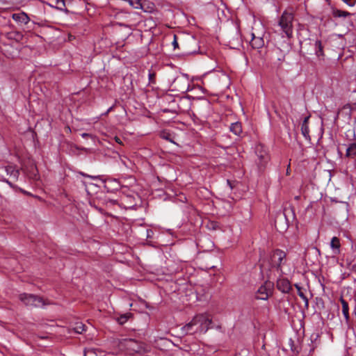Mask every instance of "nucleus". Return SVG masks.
<instances>
[{
    "instance_id": "obj_15",
    "label": "nucleus",
    "mask_w": 356,
    "mask_h": 356,
    "mask_svg": "<svg viewBox=\"0 0 356 356\" xmlns=\"http://www.w3.org/2000/svg\"><path fill=\"white\" fill-rule=\"evenodd\" d=\"M340 302L342 305V313H343L346 321L348 322L350 319L348 303L342 297H341V298H340Z\"/></svg>"
},
{
    "instance_id": "obj_23",
    "label": "nucleus",
    "mask_w": 356,
    "mask_h": 356,
    "mask_svg": "<svg viewBox=\"0 0 356 356\" xmlns=\"http://www.w3.org/2000/svg\"><path fill=\"white\" fill-rule=\"evenodd\" d=\"M131 316V314H129V313L122 314L120 317H118V322L120 325H123L128 321V319L130 318Z\"/></svg>"
},
{
    "instance_id": "obj_28",
    "label": "nucleus",
    "mask_w": 356,
    "mask_h": 356,
    "mask_svg": "<svg viewBox=\"0 0 356 356\" xmlns=\"http://www.w3.org/2000/svg\"><path fill=\"white\" fill-rule=\"evenodd\" d=\"M349 6H354L356 4V0H341Z\"/></svg>"
},
{
    "instance_id": "obj_26",
    "label": "nucleus",
    "mask_w": 356,
    "mask_h": 356,
    "mask_svg": "<svg viewBox=\"0 0 356 356\" xmlns=\"http://www.w3.org/2000/svg\"><path fill=\"white\" fill-rule=\"evenodd\" d=\"M149 83L154 84L155 83V78H156V73L152 72L149 73Z\"/></svg>"
},
{
    "instance_id": "obj_24",
    "label": "nucleus",
    "mask_w": 356,
    "mask_h": 356,
    "mask_svg": "<svg viewBox=\"0 0 356 356\" xmlns=\"http://www.w3.org/2000/svg\"><path fill=\"white\" fill-rule=\"evenodd\" d=\"M86 325L82 324V323H79L78 324L76 327L74 328L75 330V332H77V333H82L83 331L86 330Z\"/></svg>"
},
{
    "instance_id": "obj_30",
    "label": "nucleus",
    "mask_w": 356,
    "mask_h": 356,
    "mask_svg": "<svg viewBox=\"0 0 356 356\" xmlns=\"http://www.w3.org/2000/svg\"><path fill=\"white\" fill-rule=\"evenodd\" d=\"M115 142H116V143H118V144H120V145H122V140H121L120 138H118V136H115Z\"/></svg>"
},
{
    "instance_id": "obj_13",
    "label": "nucleus",
    "mask_w": 356,
    "mask_h": 356,
    "mask_svg": "<svg viewBox=\"0 0 356 356\" xmlns=\"http://www.w3.org/2000/svg\"><path fill=\"white\" fill-rule=\"evenodd\" d=\"M290 213H293L291 209H284L282 215H280V216H277V218H276V219L275 220V226L277 228V229H279V227H278V222H279V220H281L283 218L285 219L286 222L285 227H282V229H286L288 227V221H289V220L287 218V214Z\"/></svg>"
},
{
    "instance_id": "obj_10",
    "label": "nucleus",
    "mask_w": 356,
    "mask_h": 356,
    "mask_svg": "<svg viewBox=\"0 0 356 356\" xmlns=\"http://www.w3.org/2000/svg\"><path fill=\"white\" fill-rule=\"evenodd\" d=\"M276 286L282 293H289L291 290L290 282L285 278H280L277 280Z\"/></svg>"
},
{
    "instance_id": "obj_9",
    "label": "nucleus",
    "mask_w": 356,
    "mask_h": 356,
    "mask_svg": "<svg viewBox=\"0 0 356 356\" xmlns=\"http://www.w3.org/2000/svg\"><path fill=\"white\" fill-rule=\"evenodd\" d=\"M120 346L128 350L133 352H139L142 348L141 345L136 340L132 339H124L120 342Z\"/></svg>"
},
{
    "instance_id": "obj_33",
    "label": "nucleus",
    "mask_w": 356,
    "mask_h": 356,
    "mask_svg": "<svg viewBox=\"0 0 356 356\" xmlns=\"http://www.w3.org/2000/svg\"><path fill=\"white\" fill-rule=\"evenodd\" d=\"M289 173H290V165L288 166V168L286 170V175H289Z\"/></svg>"
},
{
    "instance_id": "obj_20",
    "label": "nucleus",
    "mask_w": 356,
    "mask_h": 356,
    "mask_svg": "<svg viewBox=\"0 0 356 356\" xmlns=\"http://www.w3.org/2000/svg\"><path fill=\"white\" fill-rule=\"evenodd\" d=\"M70 0H56V8L63 10L65 12H68V10L65 8L66 3Z\"/></svg>"
},
{
    "instance_id": "obj_12",
    "label": "nucleus",
    "mask_w": 356,
    "mask_h": 356,
    "mask_svg": "<svg viewBox=\"0 0 356 356\" xmlns=\"http://www.w3.org/2000/svg\"><path fill=\"white\" fill-rule=\"evenodd\" d=\"M270 290L266 286H261L257 293V298L260 300H267Z\"/></svg>"
},
{
    "instance_id": "obj_4",
    "label": "nucleus",
    "mask_w": 356,
    "mask_h": 356,
    "mask_svg": "<svg viewBox=\"0 0 356 356\" xmlns=\"http://www.w3.org/2000/svg\"><path fill=\"white\" fill-rule=\"evenodd\" d=\"M19 299L29 307H42L47 304L42 298L26 293L19 294Z\"/></svg>"
},
{
    "instance_id": "obj_16",
    "label": "nucleus",
    "mask_w": 356,
    "mask_h": 356,
    "mask_svg": "<svg viewBox=\"0 0 356 356\" xmlns=\"http://www.w3.org/2000/svg\"><path fill=\"white\" fill-rule=\"evenodd\" d=\"M250 44L254 49H259L264 45V40L260 37L256 38L252 33V40L250 42Z\"/></svg>"
},
{
    "instance_id": "obj_32",
    "label": "nucleus",
    "mask_w": 356,
    "mask_h": 356,
    "mask_svg": "<svg viewBox=\"0 0 356 356\" xmlns=\"http://www.w3.org/2000/svg\"><path fill=\"white\" fill-rule=\"evenodd\" d=\"M81 136H82L83 138H87V137H88V136H89V134H87V133H83V134H81Z\"/></svg>"
},
{
    "instance_id": "obj_21",
    "label": "nucleus",
    "mask_w": 356,
    "mask_h": 356,
    "mask_svg": "<svg viewBox=\"0 0 356 356\" xmlns=\"http://www.w3.org/2000/svg\"><path fill=\"white\" fill-rule=\"evenodd\" d=\"M316 54L318 57L323 55V47L320 40H317L315 43Z\"/></svg>"
},
{
    "instance_id": "obj_14",
    "label": "nucleus",
    "mask_w": 356,
    "mask_h": 356,
    "mask_svg": "<svg viewBox=\"0 0 356 356\" xmlns=\"http://www.w3.org/2000/svg\"><path fill=\"white\" fill-rule=\"evenodd\" d=\"M332 16L335 18L346 17L350 16L352 14L346 10H341L335 8L332 9Z\"/></svg>"
},
{
    "instance_id": "obj_11",
    "label": "nucleus",
    "mask_w": 356,
    "mask_h": 356,
    "mask_svg": "<svg viewBox=\"0 0 356 356\" xmlns=\"http://www.w3.org/2000/svg\"><path fill=\"white\" fill-rule=\"evenodd\" d=\"M309 116L305 118L301 124V133L306 140H310L309 129L308 126Z\"/></svg>"
},
{
    "instance_id": "obj_5",
    "label": "nucleus",
    "mask_w": 356,
    "mask_h": 356,
    "mask_svg": "<svg viewBox=\"0 0 356 356\" xmlns=\"http://www.w3.org/2000/svg\"><path fill=\"white\" fill-rule=\"evenodd\" d=\"M6 8L1 7V18L3 19V22H6L8 24H10V17L13 19V20L20 24H26L30 21L29 16L23 12L19 13H13L9 15H3V13H6Z\"/></svg>"
},
{
    "instance_id": "obj_8",
    "label": "nucleus",
    "mask_w": 356,
    "mask_h": 356,
    "mask_svg": "<svg viewBox=\"0 0 356 356\" xmlns=\"http://www.w3.org/2000/svg\"><path fill=\"white\" fill-rule=\"evenodd\" d=\"M256 154L258 156L259 161H258V167L260 170H263L266 163L269 161V156L267 153V152L264 149V147L261 145H258L256 147Z\"/></svg>"
},
{
    "instance_id": "obj_31",
    "label": "nucleus",
    "mask_w": 356,
    "mask_h": 356,
    "mask_svg": "<svg viewBox=\"0 0 356 356\" xmlns=\"http://www.w3.org/2000/svg\"><path fill=\"white\" fill-rule=\"evenodd\" d=\"M261 271L264 272L266 269H267V267H266L264 264H261Z\"/></svg>"
},
{
    "instance_id": "obj_1",
    "label": "nucleus",
    "mask_w": 356,
    "mask_h": 356,
    "mask_svg": "<svg viewBox=\"0 0 356 356\" xmlns=\"http://www.w3.org/2000/svg\"><path fill=\"white\" fill-rule=\"evenodd\" d=\"M211 323L212 319L209 314L207 313L197 314L182 327V331L186 334L206 333Z\"/></svg>"
},
{
    "instance_id": "obj_19",
    "label": "nucleus",
    "mask_w": 356,
    "mask_h": 356,
    "mask_svg": "<svg viewBox=\"0 0 356 356\" xmlns=\"http://www.w3.org/2000/svg\"><path fill=\"white\" fill-rule=\"evenodd\" d=\"M356 156V143H352L349 145L346 150L347 157H353Z\"/></svg>"
},
{
    "instance_id": "obj_2",
    "label": "nucleus",
    "mask_w": 356,
    "mask_h": 356,
    "mask_svg": "<svg viewBox=\"0 0 356 356\" xmlns=\"http://www.w3.org/2000/svg\"><path fill=\"white\" fill-rule=\"evenodd\" d=\"M286 254L281 250L277 249L274 250L268 261V268L269 270H275L280 275L283 274L282 266L286 261Z\"/></svg>"
},
{
    "instance_id": "obj_17",
    "label": "nucleus",
    "mask_w": 356,
    "mask_h": 356,
    "mask_svg": "<svg viewBox=\"0 0 356 356\" xmlns=\"http://www.w3.org/2000/svg\"><path fill=\"white\" fill-rule=\"evenodd\" d=\"M295 287L297 289L298 295L305 302V305L306 308H308L309 306V300L307 296L305 295L302 288L298 284H295Z\"/></svg>"
},
{
    "instance_id": "obj_18",
    "label": "nucleus",
    "mask_w": 356,
    "mask_h": 356,
    "mask_svg": "<svg viewBox=\"0 0 356 356\" xmlns=\"http://www.w3.org/2000/svg\"><path fill=\"white\" fill-rule=\"evenodd\" d=\"M230 131L236 136H239L242 132V127L240 122L232 123L230 126Z\"/></svg>"
},
{
    "instance_id": "obj_3",
    "label": "nucleus",
    "mask_w": 356,
    "mask_h": 356,
    "mask_svg": "<svg viewBox=\"0 0 356 356\" xmlns=\"http://www.w3.org/2000/svg\"><path fill=\"white\" fill-rule=\"evenodd\" d=\"M293 14L285 10L282 14L278 22V25L288 38H291L293 37Z\"/></svg>"
},
{
    "instance_id": "obj_25",
    "label": "nucleus",
    "mask_w": 356,
    "mask_h": 356,
    "mask_svg": "<svg viewBox=\"0 0 356 356\" xmlns=\"http://www.w3.org/2000/svg\"><path fill=\"white\" fill-rule=\"evenodd\" d=\"M208 227L210 229L216 230L218 229L219 224L218 222L212 221L208 225Z\"/></svg>"
},
{
    "instance_id": "obj_27",
    "label": "nucleus",
    "mask_w": 356,
    "mask_h": 356,
    "mask_svg": "<svg viewBox=\"0 0 356 356\" xmlns=\"http://www.w3.org/2000/svg\"><path fill=\"white\" fill-rule=\"evenodd\" d=\"M84 356H97V355L95 352V350H93L92 349H88V350H85Z\"/></svg>"
},
{
    "instance_id": "obj_34",
    "label": "nucleus",
    "mask_w": 356,
    "mask_h": 356,
    "mask_svg": "<svg viewBox=\"0 0 356 356\" xmlns=\"http://www.w3.org/2000/svg\"><path fill=\"white\" fill-rule=\"evenodd\" d=\"M147 236H149V232H152L151 230H147Z\"/></svg>"
},
{
    "instance_id": "obj_7",
    "label": "nucleus",
    "mask_w": 356,
    "mask_h": 356,
    "mask_svg": "<svg viewBox=\"0 0 356 356\" xmlns=\"http://www.w3.org/2000/svg\"><path fill=\"white\" fill-rule=\"evenodd\" d=\"M5 171L8 178L1 179V181L7 182L11 187L14 188L13 183L17 180L19 170L13 165L5 166Z\"/></svg>"
},
{
    "instance_id": "obj_29",
    "label": "nucleus",
    "mask_w": 356,
    "mask_h": 356,
    "mask_svg": "<svg viewBox=\"0 0 356 356\" xmlns=\"http://www.w3.org/2000/svg\"><path fill=\"white\" fill-rule=\"evenodd\" d=\"M173 41L172 42V44L174 47V49H177V48H179V44H178V42H177V36L176 35H174V37H173Z\"/></svg>"
},
{
    "instance_id": "obj_6",
    "label": "nucleus",
    "mask_w": 356,
    "mask_h": 356,
    "mask_svg": "<svg viewBox=\"0 0 356 356\" xmlns=\"http://www.w3.org/2000/svg\"><path fill=\"white\" fill-rule=\"evenodd\" d=\"M1 35H5L9 40L19 41L22 38V34L14 31L10 24L1 20Z\"/></svg>"
},
{
    "instance_id": "obj_22",
    "label": "nucleus",
    "mask_w": 356,
    "mask_h": 356,
    "mask_svg": "<svg viewBox=\"0 0 356 356\" xmlns=\"http://www.w3.org/2000/svg\"><path fill=\"white\" fill-rule=\"evenodd\" d=\"M330 245L332 249L337 250L339 251L340 248L339 239L336 236L333 237L331 240Z\"/></svg>"
}]
</instances>
